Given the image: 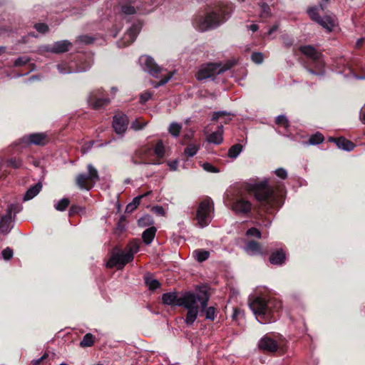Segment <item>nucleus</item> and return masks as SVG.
<instances>
[{"label": "nucleus", "instance_id": "1", "mask_svg": "<svg viewBox=\"0 0 365 365\" xmlns=\"http://www.w3.org/2000/svg\"><path fill=\"white\" fill-rule=\"evenodd\" d=\"M245 190L252 195L259 207L266 211L280 207L283 202L284 188L282 185H270L267 179L251 180L244 185Z\"/></svg>", "mask_w": 365, "mask_h": 365}, {"label": "nucleus", "instance_id": "2", "mask_svg": "<svg viewBox=\"0 0 365 365\" xmlns=\"http://www.w3.org/2000/svg\"><path fill=\"white\" fill-rule=\"evenodd\" d=\"M249 305L262 324L275 322L282 310L281 301L274 297H256L250 302Z\"/></svg>", "mask_w": 365, "mask_h": 365}, {"label": "nucleus", "instance_id": "3", "mask_svg": "<svg viewBox=\"0 0 365 365\" xmlns=\"http://www.w3.org/2000/svg\"><path fill=\"white\" fill-rule=\"evenodd\" d=\"M208 301L209 296L205 292L202 295L188 292L182 296V299L179 302V306L187 309L185 319L187 325H192L196 320L198 315L199 304L202 309H205L208 304Z\"/></svg>", "mask_w": 365, "mask_h": 365}, {"label": "nucleus", "instance_id": "4", "mask_svg": "<svg viewBox=\"0 0 365 365\" xmlns=\"http://www.w3.org/2000/svg\"><path fill=\"white\" fill-rule=\"evenodd\" d=\"M232 8L227 6L208 12L205 17L199 19L197 28L200 31L214 29L225 22L230 16Z\"/></svg>", "mask_w": 365, "mask_h": 365}, {"label": "nucleus", "instance_id": "5", "mask_svg": "<svg viewBox=\"0 0 365 365\" xmlns=\"http://www.w3.org/2000/svg\"><path fill=\"white\" fill-rule=\"evenodd\" d=\"M213 202L210 198L202 200L197 210L195 219L201 227H205L211 222L213 212Z\"/></svg>", "mask_w": 365, "mask_h": 365}, {"label": "nucleus", "instance_id": "6", "mask_svg": "<svg viewBox=\"0 0 365 365\" xmlns=\"http://www.w3.org/2000/svg\"><path fill=\"white\" fill-rule=\"evenodd\" d=\"M88 173H81L76 176V185L81 190H89L99 180V175L98 170L91 165L87 166Z\"/></svg>", "mask_w": 365, "mask_h": 365}, {"label": "nucleus", "instance_id": "7", "mask_svg": "<svg viewBox=\"0 0 365 365\" xmlns=\"http://www.w3.org/2000/svg\"><path fill=\"white\" fill-rule=\"evenodd\" d=\"M131 261H133L131 254H127L124 250L115 247L106 263V267L108 268L116 267L118 269H121Z\"/></svg>", "mask_w": 365, "mask_h": 365}, {"label": "nucleus", "instance_id": "8", "mask_svg": "<svg viewBox=\"0 0 365 365\" xmlns=\"http://www.w3.org/2000/svg\"><path fill=\"white\" fill-rule=\"evenodd\" d=\"M229 68L230 66H222L220 63H207L200 67L196 73V78L202 81L220 74Z\"/></svg>", "mask_w": 365, "mask_h": 365}, {"label": "nucleus", "instance_id": "9", "mask_svg": "<svg viewBox=\"0 0 365 365\" xmlns=\"http://www.w3.org/2000/svg\"><path fill=\"white\" fill-rule=\"evenodd\" d=\"M153 150L148 147H141L136 150L131 157L135 165L140 164H158L153 158Z\"/></svg>", "mask_w": 365, "mask_h": 365}, {"label": "nucleus", "instance_id": "10", "mask_svg": "<svg viewBox=\"0 0 365 365\" xmlns=\"http://www.w3.org/2000/svg\"><path fill=\"white\" fill-rule=\"evenodd\" d=\"M110 102L109 98L105 96L102 89H96L91 91L88 97V106L94 110L103 108Z\"/></svg>", "mask_w": 365, "mask_h": 365}, {"label": "nucleus", "instance_id": "11", "mask_svg": "<svg viewBox=\"0 0 365 365\" xmlns=\"http://www.w3.org/2000/svg\"><path fill=\"white\" fill-rule=\"evenodd\" d=\"M232 210L237 214L247 215L252 210V203L242 195H239L233 201Z\"/></svg>", "mask_w": 365, "mask_h": 365}, {"label": "nucleus", "instance_id": "12", "mask_svg": "<svg viewBox=\"0 0 365 365\" xmlns=\"http://www.w3.org/2000/svg\"><path fill=\"white\" fill-rule=\"evenodd\" d=\"M140 60L144 65V69L146 71H148L153 77L159 78V75L162 71V68L155 63L152 58L149 56H142Z\"/></svg>", "mask_w": 365, "mask_h": 365}, {"label": "nucleus", "instance_id": "13", "mask_svg": "<svg viewBox=\"0 0 365 365\" xmlns=\"http://www.w3.org/2000/svg\"><path fill=\"white\" fill-rule=\"evenodd\" d=\"M128 119L124 114H118L113 117V127L117 134H123L128 128Z\"/></svg>", "mask_w": 365, "mask_h": 365}, {"label": "nucleus", "instance_id": "14", "mask_svg": "<svg viewBox=\"0 0 365 365\" xmlns=\"http://www.w3.org/2000/svg\"><path fill=\"white\" fill-rule=\"evenodd\" d=\"M258 346L260 350L267 353H274L279 348L277 342L267 336H264L259 340Z\"/></svg>", "mask_w": 365, "mask_h": 365}, {"label": "nucleus", "instance_id": "15", "mask_svg": "<svg viewBox=\"0 0 365 365\" xmlns=\"http://www.w3.org/2000/svg\"><path fill=\"white\" fill-rule=\"evenodd\" d=\"M24 142L28 144L44 145L48 143L47 135L45 133H33L23 138Z\"/></svg>", "mask_w": 365, "mask_h": 365}, {"label": "nucleus", "instance_id": "16", "mask_svg": "<svg viewBox=\"0 0 365 365\" xmlns=\"http://www.w3.org/2000/svg\"><path fill=\"white\" fill-rule=\"evenodd\" d=\"M299 51L307 57L312 59L317 63H321L322 53L318 51L314 46L307 45L299 47Z\"/></svg>", "mask_w": 365, "mask_h": 365}, {"label": "nucleus", "instance_id": "17", "mask_svg": "<svg viewBox=\"0 0 365 365\" xmlns=\"http://www.w3.org/2000/svg\"><path fill=\"white\" fill-rule=\"evenodd\" d=\"M139 31L136 26L130 27L124 34L122 43H119L120 46H127L131 44L136 38Z\"/></svg>", "mask_w": 365, "mask_h": 365}, {"label": "nucleus", "instance_id": "18", "mask_svg": "<svg viewBox=\"0 0 365 365\" xmlns=\"http://www.w3.org/2000/svg\"><path fill=\"white\" fill-rule=\"evenodd\" d=\"M120 14L121 15H133L136 14L137 9L133 6V2L128 0L119 3Z\"/></svg>", "mask_w": 365, "mask_h": 365}, {"label": "nucleus", "instance_id": "19", "mask_svg": "<svg viewBox=\"0 0 365 365\" xmlns=\"http://www.w3.org/2000/svg\"><path fill=\"white\" fill-rule=\"evenodd\" d=\"M286 255L282 249L273 252L269 258V262L274 265H282L284 263Z\"/></svg>", "mask_w": 365, "mask_h": 365}, {"label": "nucleus", "instance_id": "20", "mask_svg": "<svg viewBox=\"0 0 365 365\" xmlns=\"http://www.w3.org/2000/svg\"><path fill=\"white\" fill-rule=\"evenodd\" d=\"M11 209L9 207L6 211V214L1 216L0 215V232L3 233H7L9 231V225L11 220Z\"/></svg>", "mask_w": 365, "mask_h": 365}, {"label": "nucleus", "instance_id": "21", "mask_svg": "<svg viewBox=\"0 0 365 365\" xmlns=\"http://www.w3.org/2000/svg\"><path fill=\"white\" fill-rule=\"evenodd\" d=\"M330 141L335 142L339 148L346 151H351L355 147V145L351 141L343 137H340L339 138H331Z\"/></svg>", "mask_w": 365, "mask_h": 365}, {"label": "nucleus", "instance_id": "22", "mask_svg": "<svg viewBox=\"0 0 365 365\" xmlns=\"http://www.w3.org/2000/svg\"><path fill=\"white\" fill-rule=\"evenodd\" d=\"M245 251L249 253L250 255H264V252L262 250V247L260 244L256 241L250 240L249 241L245 247Z\"/></svg>", "mask_w": 365, "mask_h": 365}, {"label": "nucleus", "instance_id": "23", "mask_svg": "<svg viewBox=\"0 0 365 365\" xmlns=\"http://www.w3.org/2000/svg\"><path fill=\"white\" fill-rule=\"evenodd\" d=\"M222 134L223 126L220 125L217 127V130L207 135V140L214 144H220L223 140Z\"/></svg>", "mask_w": 365, "mask_h": 365}, {"label": "nucleus", "instance_id": "24", "mask_svg": "<svg viewBox=\"0 0 365 365\" xmlns=\"http://www.w3.org/2000/svg\"><path fill=\"white\" fill-rule=\"evenodd\" d=\"M182 299V297H178V295L175 292H168L163 294L162 296L163 302L168 305H178L179 302Z\"/></svg>", "mask_w": 365, "mask_h": 365}, {"label": "nucleus", "instance_id": "25", "mask_svg": "<svg viewBox=\"0 0 365 365\" xmlns=\"http://www.w3.org/2000/svg\"><path fill=\"white\" fill-rule=\"evenodd\" d=\"M71 46V43L68 41H60L54 43L51 51L55 53H63L68 51V48Z\"/></svg>", "mask_w": 365, "mask_h": 365}, {"label": "nucleus", "instance_id": "26", "mask_svg": "<svg viewBox=\"0 0 365 365\" xmlns=\"http://www.w3.org/2000/svg\"><path fill=\"white\" fill-rule=\"evenodd\" d=\"M140 245V241L139 240H133L127 245L124 250L127 252V254H131V256L133 259L134 255L139 251Z\"/></svg>", "mask_w": 365, "mask_h": 365}, {"label": "nucleus", "instance_id": "27", "mask_svg": "<svg viewBox=\"0 0 365 365\" xmlns=\"http://www.w3.org/2000/svg\"><path fill=\"white\" fill-rule=\"evenodd\" d=\"M317 22L329 31H331L335 26L334 19L330 16H320Z\"/></svg>", "mask_w": 365, "mask_h": 365}, {"label": "nucleus", "instance_id": "28", "mask_svg": "<svg viewBox=\"0 0 365 365\" xmlns=\"http://www.w3.org/2000/svg\"><path fill=\"white\" fill-rule=\"evenodd\" d=\"M42 188V185L38 182L31 186L26 192L24 200H29L34 198L36 195H37Z\"/></svg>", "mask_w": 365, "mask_h": 365}, {"label": "nucleus", "instance_id": "29", "mask_svg": "<svg viewBox=\"0 0 365 365\" xmlns=\"http://www.w3.org/2000/svg\"><path fill=\"white\" fill-rule=\"evenodd\" d=\"M156 233V228L155 227H150L146 229L142 235L143 242L146 245H149L153 240Z\"/></svg>", "mask_w": 365, "mask_h": 365}, {"label": "nucleus", "instance_id": "30", "mask_svg": "<svg viewBox=\"0 0 365 365\" xmlns=\"http://www.w3.org/2000/svg\"><path fill=\"white\" fill-rule=\"evenodd\" d=\"M193 257L199 262H202L210 257V252L205 250H195L192 252Z\"/></svg>", "mask_w": 365, "mask_h": 365}, {"label": "nucleus", "instance_id": "31", "mask_svg": "<svg viewBox=\"0 0 365 365\" xmlns=\"http://www.w3.org/2000/svg\"><path fill=\"white\" fill-rule=\"evenodd\" d=\"M150 192H148L144 195H141L135 197L133 200V202L126 206V211L132 212L133 210H134L140 205L141 199L143 197H144L145 196H147L148 195H149Z\"/></svg>", "mask_w": 365, "mask_h": 365}, {"label": "nucleus", "instance_id": "32", "mask_svg": "<svg viewBox=\"0 0 365 365\" xmlns=\"http://www.w3.org/2000/svg\"><path fill=\"white\" fill-rule=\"evenodd\" d=\"M94 342L95 336L92 334L88 333L83 336V339L80 342V346L81 347H90L94 344Z\"/></svg>", "mask_w": 365, "mask_h": 365}, {"label": "nucleus", "instance_id": "33", "mask_svg": "<svg viewBox=\"0 0 365 365\" xmlns=\"http://www.w3.org/2000/svg\"><path fill=\"white\" fill-rule=\"evenodd\" d=\"M145 283L150 290H155L160 285V282L157 279H153L150 276L145 277Z\"/></svg>", "mask_w": 365, "mask_h": 365}, {"label": "nucleus", "instance_id": "34", "mask_svg": "<svg viewBox=\"0 0 365 365\" xmlns=\"http://www.w3.org/2000/svg\"><path fill=\"white\" fill-rule=\"evenodd\" d=\"M182 130V125L178 123L173 122L168 128V132L173 137H178Z\"/></svg>", "mask_w": 365, "mask_h": 365}, {"label": "nucleus", "instance_id": "35", "mask_svg": "<svg viewBox=\"0 0 365 365\" xmlns=\"http://www.w3.org/2000/svg\"><path fill=\"white\" fill-rule=\"evenodd\" d=\"M242 150V145L235 144L232 145L228 150V156L231 158H236Z\"/></svg>", "mask_w": 365, "mask_h": 365}, {"label": "nucleus", "instance_id": "36", "mask_svg": "<svg viewBox=\"0 0 365 365\" xmlns=\"http://www.w3.org/2000/svg\"><path fill=\"white\" fill-rule=\"evenodd\" d=\"M275 123L279 128L287 129L289 126L287 118L284 115H278L275 119Z\"/></svg>", "mask_w": 365, "mask_h": 365}, {"label": "nucleus", "instance_id": "37", "mask_svg": "<svg viewBox=\"0 0 365 365\" xmlns=\"http://www.w3.org/2000/svg\"><path fill=\"white\" fill-rule=\"evenodd\" d=\"M199 148V145L190 143L185 148L184 153L187 156L192 157L197 153Z\"/></svg>", "mask_w": 365, "mask_h": 365}, {"label": "nucleus", "instance_id": "38", "mask_svg": "<svg viewBox=\"0 0 365 365\" xmlns=\"http://www.w3.org/2000/svg\"><path fill=\"white\" fill-rule=\"evenodd\" d=\"M153 153L158 158H162L164 156L165 147L161 140L158 141L155 145L154 150L153 151Z\"/></svg>", "mask_w": 365, "mask_h": 365}, {"label": "nucleus", "instance_id": "39", "mask_svg": "<svg viewBox=\"0 0 365 365\" xmlns=\"http://www.w3.org/2000/svg\"><path fill=\"white\" fill-rule=\"evenodd\" d=\"M70 200L68 198H63L59 200L55 205L54 207L58 211H64L69 205Z\"/></svg>", "mask_w": 365, "mask_h": 365}, {"label": "nucleus", "instance_id": "40", "mask_svg": "<svg viewBox=\"0 0 365 365\" xmlns=\"http://www.w3.org/2000/svg\"><path fill=\"white\" fill-rule=\"evenodd\" d=\"M324 140L323 135L320 133H317L312 135L309 139V143L311 145H318L322 143Z\"/></svg>", "mask_w": 365, "mask_h": 365}, {"label": "nucleus", "instance_id": "41", "mask_svg": "<svg viewBox=\"0 0 365 365\" xmlns=\"http://www.w3.org/2000/svg\"><path fill=\"white\" fill-rule=\"evenodd\" d=\"M205 312V318L207 319L213 321L215 319V308L214 307H206L205 309H202Z\"/></svg>", "mask_w": 365, "mask_h": 365}, {"label": "nucleus", "instance_id": "42", "mask_svg": "<svg viewBox=\"0 0 365 365\" xmlns=\"http://www.w3.org/2000/svg\"><path fill=\"white\" fill-rule=\"evenodd\" d=\"M173 73L171 72L167 73L159 82H152L153 86L157 88L161 86L165 85L173 77Z\"/></svg>", "mask_w": 365, "mask_h": 365}, {"label": "nucleus", "instance_id": "43", "mask_svg": "<svg viewBox=\"0 0 365 365\" xmlns=\"http://www.w3.org/2000/svg\"><path fill=\"white\" fill-rule=\"evenodd\" d=\"M147 124L146 121H142L140 119H136L131 123V128L134 130H139L143 129Z\"/></svg>", "mask_w": 365, "mask_h": 365}, {"label": "nucleus", "instance_id": "44", "mask_svg": "<svg viewBox=\"0 0 365 365\" xmlns=\"http://www.w3.org/2000/svg\"><path fill=\"white\" fill-rule=\"evenodd\" d=\"M8 165L17 169L22 166V160L20 158H12L8 160Z\"/></svg>", "mask_w": 365, "mask_h": 365}, {"label": "nucleus", "instance_id": "45", "mask_svg": "<svg viewBox=\"0 0 365 365\" xmlns=\"http://www.w3.org/2000/svg\"><path fill=\"white\" fill-rule=\"evenodd\" d=\"M31 61V58L27 56H21L16 58L14 63V66L19 67L27 64Z\"/></svg>", "mask_w": 365, "mask_h": 365}, {"label": "nucleus", "instance_id": "46", "mask_svg": "<svg viewBox=\"0 0 365 365\" xmlns=\"http://www.w3.org/2000/svg\"><path fill=\"white\" fill-rule=\"evenodd\" d=\"M260 7V17L262 19L269 17L270 16V9L268 4L263 3L261 4Z\"/></svg>", "mask_w": 365, "mask_h": 365}, {"label": "nucleus", "instance_id": "47", "mask_svg": "<svg viewBox=\"0 0 365 365\" xmlns=\"http://www.w3.org/2000/svg\"><path fill=\"white\" fill-rule=\"evenodd\" d=\"M246 235L247 236L255 237L256 238L260 239L262 237L261 232L255 228L252 227L247 230Z\"/></svg>", "mask_w": 365, "mask_h": 365}, {"label": "nucleus", "instance_id": "48", "mask_svg": "<svg viewBox=\"0 0 365 365\" xmlns=\"http://www.w3.org/2000/svg\"><path fill=\"white\" fill-rule=\"evenodd\" d=\"M35 29L41 34H46L48 31V26L44 23H38L34 25Z\"/></svg>", "mask_w": 365, "mask_h": 365}, {"label": "nucleus", "instance_id": "49", "mask_svg": "<svg viewBox=\"0 0 365 365\" xmlns=\"http://www.w3.org/2000/svg\"><path fill=\"white\" fill-rule=\"evenodd\" d=\"M252 60L256 63H261L263 61L264 57L261 53H253L251 56Z\"/></svg>", "mask_w": 365, "mask_h": 365}, {"label": "nucleus", "instance_id": "50", "mask_svg": "<svg viewBox=\"0 0 365 365\" xmlns=\"http://www.w3.org/2000/svg\"><path fill=\"white\" fill-rule=\"evenodd\" d=\"M1 255L5 260H9L13 257V250L9 247H6L2 251Z\"/></svg>", "mask_w": 365, "mask_h": 365}, {"label": "nucleus", "instance_id": "51", "mask_svg": "<svg viewBox=\"0 0 365 365\" xmlns=\"http://www.w3.org/2000/svg\"><path fill=\"white\" fill-rule=\"evenodd\" d=\"M308 13H309L310 18L312 20L315 21L316 22L320 17L317 12V8H312V9H309Z\"/></svg>", "mask_w": 365, "mask_h": 365}, {"label": "nucleus", "instance_id": "52", "mask_svg": "<svg viewBox=\"0 0 365 365\" xmlns=\"http://www.w3.org/2000/svg\"><path fill=\"white\" fill-rule=\"evenodd\" d=\"M275 174L281 179H286L287 178V173L284 168H278L275 170Z\"/></svg>", "mask_w": 365, "mask_h": 365}, {"label": "nucleus", "instance_id": "53", "mask_svg": "<svg viewBox=\"0 0 365 365\" xmlns=\"http://www.w3.org/2000/svg\"><path fill=\"white\" fill-rule=\"evenodd\" d=\"M81 210H82L81 207H80L78 205H73L69 209V216H73V215L78 213Z\"/></svg>", "mask_w": 365, "mask_h": 365}, {"label": "nucleus", "instance_id": "54", "mask_svg": "<svg viewBox=\"0 0 365 365\" xmlns=\"http://www.w3.org/2000/svg\"><path fill=\"white\" fill-rule=\"evenodd\" d=\"M48 356L47 353H45L41 358L33 360L31 365H41Z\"/></svg>", "mask_w": 365, "mask_h": 365}, {"label": "nucleus", "instance_id": "55", "mask_svg": "<svg viewBox=\"0 0 365 365\" xmlns=\"http://www.w3.org/2000/svg\"><path fill=\"white\" fill-rule=\"evenodd\" d=\"M152 97V94L149 92H145L140 95V103H144L150 100Z\"/></svg>", "mask_w": 365, "mask_h": 365}, {"label": "nucleus", "instance_id": "56", "mask_svg": "<svg viewBox=\"0 0 365 365\" xmlns=\"http://www.w3.org/2000/svg\"><path fill=\"white\" fill-rule=\"evenodd\" d=\"M203 168L209 172L217 173L218 170L211 164L206 163L203 164Z\"/></svg>", "mask_w": 365, "mask_h": 365}, {"label": "nucleus", "instance_id": "57", "mask_svg": "<svg viewBox=\"0 0 365 365\" xmlns=\"http://www.w3.org/2000/svg\"><path fill=\"white\" fill-rule=\"evenodd\" d=\"M227 113L224 111L215 112L212 116V120H218L220 118L226 115Z\"/></svg>", "mask_w": 365, "mask_h": 365}, {"label": "nucleus", "instance_id": "58", "mask_svg": "<svg viewBox=\"0 0 365 365\" xmlns=\"http://www.w3.org/2000/svg\"><path fill=\"white\" fill-rule=\"evenodd\" d=\"M79 41L85 43H90L93 41V39L88 36L84 35L79 36Z\"/></svg>", "mask_w": 365, "mask_h": 365}, {"label": "nucleus", "instance_id": "59", "mask_svg": "<svg viewBox=\"0 0 365 365\" xmlns=\"http://www.w3.org/2000/svg\"><path fill=\"white\" fill-rule=\"evenodd\" d=\"M359 119L363 124H365V105L361 109Z\"/></svg>", "mask_w": 365, "mask_h": 365}, {"label": "nucleus", "instance_id": "60", "mask_svg": "<svg viewBox=\"0 0 365 365\" xmlns=\"http://www.w3.org/2000/svg\"><path fill=\"white\" fill-rule=\"evenodd\" d=\"M154 209L159 215H163L165 213L163 208L160 206L155 207Z\"/></svg>", "mask_w": 365, "mask_h": 365}, {"label": "nucleus", "instance_id": "61", "mask_svg": "<svg viewBox=\"0 0 365 365\" xmlns=\"http://www.w3.org/2000/svg\"><path fill=\"white\" fill-rule=\"evenodd\" d=\"M168 165L170 166L171 170H177V167H178V162L177 161H173V162L169 163Z\"/></svg>", "mask_w": 365, "mask_h": 365}, {"label": "nucleus", "instance_id": "62", "mask_svg": "<svg viewBox=\"0 0 365 365\" xmlns=\"http://www.w3.org/2000/svg\"><path fill=\"white\" fill-rule=\"evenodd\" d=\"M249 29L252 31V32H255L258 30L259 27L257 24H251L250 26H249Z\"/></svg>", "mask_w": 365, "mask_h": 365}, {"label": "nucleus", "instance_id": "63", "mask_svg": "<svg viewBox=\"0 0 365 365\" xmlns=\"http://www.w3.org/2000/svg\"><path fill=\"white\" fill-rule=\"evenodd\" d=\"M277 26H273L272 28H271L269 31H268V34L270 35L272 34L274 31H275L277 30Z\"/></svg>", "mask_w": 365, "mask_h": 365}, {"label": "nucleus", "instance_id": "64", "mask_svg": "<svg viewBox=\"0 0 365 365\" xmlns=\"http://www.w3.org/2000/svg\"><path fill=\"white\" fill-rule=\"evenodd\" d=\"M363 41H364V39H363V38H360V39H359V40L357 41V42H356V46H361V44L362 43Z\"/></svg>", "mask_w": 365, "mask_h": 365}]
</instances>
